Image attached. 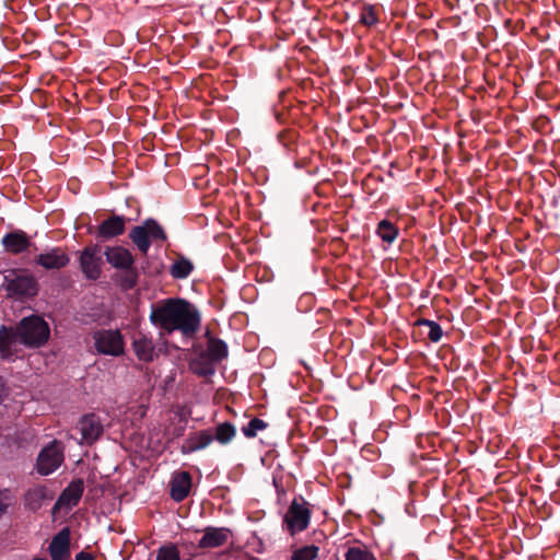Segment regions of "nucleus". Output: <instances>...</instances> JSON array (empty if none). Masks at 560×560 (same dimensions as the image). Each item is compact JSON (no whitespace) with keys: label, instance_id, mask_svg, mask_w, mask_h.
<instances>
[{"label":"nucleus","instance_id":"ddd939ff","mask_svg":"<svg viewBox=\"0 0 560 560\" xmlns=\"http://www.w3.org/2000/svg\"><path fill=\"white\" fill-rule=\"evenodd\" d=\"M250 147L254 152V156L252 159V165L247 167L258 184H264L267 178V167L261 163L267 162V155L264 153V148L260 145L257 138L250 140Z\"/></svg>","mask_w":560,"mask_h":560},{"label":"nucleus","instance_id":"f8f14e48","mask_svg":"<svg viewBox=\"0 0 560 560\" xmlns=\"http://www.w3.org/2000/svg\"><path fill=\"white\" fill-rule=\"evenodd\" d=\"M1 244L7 253L19 255L28 250L32 245V240L26 232L14 230L2 237Z\"/></svg>","mask_w":560,"mask_h":560},{"label":"nucleus","instance_id":"a19ab883","mask_svg":"<svg viewBox=\"0 0 560 560\" xmlns=\"http://www.w3.org/2000/svg\"><path fill=\"white\" fill-rule=\"evenodd\" d=\"M5 396V386L3 380L0 377V402L3 400Z\"/></svg>","mask_w":560,"mask_h":560},{"label":"nucleus","instance_id":"c9c22d12","mask_svg":"<svg viewBox=\"0 0 560 560\" xmlns=\"http://www.w3.org/2000/svg\"><path fill=\"white\" fill-rule=\"evenodd\" d=\"M258 533H259L258 529L252 530V538L255 541L250 542V545H253L254 551L261 552L262 551V538L260 536H258Z\"/></svg>","mask_w":560,"mask_h":560},{"label":"nucleus","instance_id":"423d86ee","mask_svg":"<svg viewBox=\"0 0 560 560\" xmlns=\"http://www.w3.org/2000/svg\"><path fill=\"white\" fill-rule=\"evenodd\" d=\"M63 446L61 442L54 440L45 446L37 457L36 469L42 476L54 472L63 463Z\"/></svg>","mask_w":560,"mask_h":560},{"label":"nucleus","instance_id":"f3484780","mask_svg":"<svg viewBox=\"0 0 560 560\" xmlns=\"http://www.w3.org/2000/svg\"><path fill=\"white\" fill-rule=\"evenodd\" d=\"M230 530L225 528L207 527L198 546L203 549H211L224 546L230 540Z\"/></svg>","mask_w":560,"mask_h":560},{"label":"nucleus","instance_id":"aec40b11","mask_svg":"<svg viewBox=\"0 0 560 560\" xmlns=\"http://www.w3.org/2000/svg\"><path fill=\"white\" fill-rule=\"evenodd\" d=\"M213 441V434L209 430L199 431L190 435L183 443L180 451L183 454L194 453L206 448Z\"/></svg>","mask_w":560,"mask_h":560},{"label":"nucleus","instance_id":"5701e85b","mask_svg":"<svg viewBox=\"0 0 560 560\" xmlns=\"http://www.w3.org/2000/svg\"><path fill=\"white\" fill-rule=\"evenodd\" d=\"M194 269L192 262L184 256H178L170 268V273L174 279L187 278Z\"/></svg>","mask_w":560,"mask_h":560},{"label":"nucleus","instance_id":"b1692460","mask_svg":"<svg viewBox=\"0 0 560 560\" xmlns=\"http://www.w3.org/2000/svg\"><path fill=\"white\" fill-rule=\"evenodd\" d=\"M214 362L206 354L202 353L190 362V370L200 376H208L214 372Z\"/></svg>","mask_w":560,"mask_h":560},{"label":"nucleus","instance_id":"4c0bfd02","mask_svg":"<svg viewBox=\"0 0 560 560\" xmlns=\"http://www.w3.org/2000/svg\"><path fill=\"white\" fill-rule=\"evenodd\" d=\"M188 415L189 413L186 411V409L184 407L176 408L175 416L178 417L179 420L183 421L184 423L187 422Z\"/></svg>","mask_w":560,"mask_h":560},{"label":"nucleus","instance_id":"79ce46f5","mask_svg":"<svg viewBox=\"0 0 560 560\" xmlns=\"http://www.w3.org/2000/svg\"><path fill=\"white\" fill-rule=\"evenodd\" d=\"M253 11H254V14L250 15V20H258L260 16V12L257 11L256 9Z\"/></svg>","mask_w":560,"mask_h":560},{"label":"nucleus","instance_id":"ea45409f","mask_svg":"<svg viewBox=\"0 0 560 560\" xmlns=\"http://www.w3.org/2000/svg\"><path fill=\"white\" fill-rule=\"evenodd\" d=\"M260 269L254 265H249L247 266V277L249 275H255V277L257 278L258 277V273H259Z\"/></svg>","mask_w":560,"mask_h":560},{"label":"nucleus","instance_id":"6ab92c4d","mask_svg":"<svg viewBox=\"0 0 560 560\" xmlns=\"http://www.w3.org/2000/svg\"><path fill=\"white\" fill-rule=\"evenodd\" d=\"M127 220L120 215H112L104 220L98 229L97 235L102 238L109 240L124 234Z\"/></svg>","mask_w":560,"mask_h":560},{"label":"nucleus","instance_id":"393cba45","mask_svg":"<svg viewBox=\"0 0 560 560\" xmlns=\"http://www.w3.org/2000/svg\"><path fill=\"white\" fill-rule=\"evenodd\" d=\"M376 234L385 243L392 244L398 236L399 230L389 220L384 219L378 222L376 228Z\"/></svg>","mask_w":560,"mask_h":560},{"label":"nucleus","instance_id":"c03bdc74","mask_svg":"<svg viewBox=\"0 0 560 560\" xmlns=\"http://www.w3.org/2000/svg\"><path fill=\"white\" fill-rule=\"evenodd\" d=\"M268 275V271L266 269H262V278H265Z\"/></svg>","mask_w":560,"mask_h":560},{"label":"nucleus","instance_id":"f704fd0d","mask_svg":"<svg viewBox=\"0 0 560 560\" xmlns=\"http://www.w3.org/2000/svg\"><path fill=\"white\" fill-rule=\"evenodd\" d=\"M249 44L262 50L266 47L267 39H264L259 31L250 32L248 35Z\"/></svg>","mask_w":560,"mask_h":560},{"label":"nucleus","instance_id":"f03ea898","mask_svg":"<svg viewBox=\"0 0 560 560\" xmlns=\"http://www.w3.org/2000/svg\"><path fill=\"white\" fill-rule=\"evenodd\" d=\"M3 287L8 295L16 299L36 295L38 283L36 278L25 270L11 269L4 276Z\"/></svg>","mask_w":560,"mask_h":560},{"label":"nucleus","instance_id":"0eeeda50","mask_svg":"<svg viewBox=\"0 0 560 560\" xmlns=\"http://www.w3.org/2000/svg\"><path fill=\"white\" fill-rule=\"evenodd\" d=\"M98 353L118 357L124 353L125 342L119 330H100L93 335Z\"/></svg>","mask_w":560,"mask_h":560},{"label":"nucleus","instance_id":"6e6552de","mask_svg":"<svg viewBox=\"0 0 560 560\" xmlns=\"http://www.w3.org/2000/svg\"><path fill=\"white\" fill-rule=\"evenodd\" d=\"M80 268L90 280H97L102 273L101 247L98 245L86 246L80 254Z\"/></svg>","mask_w":560,"mask_h":560},{"label":"nucleus","instance_id":"473e14b6","mask_svg":"<svg viewBox=\"0 0 560 560\" xmlns=\"http://www.w3.org/2000/svg\"><path fill=\"white\" fill-rule=\"evenodd\" d=\"M247 418H250L249 422L247 423V438H255L258 432L264 431L268 427L266 421L257 417L247 415Z\"/></svg>","mask_w":560,"mask_h":560},{"label":"nucleus","instance_id":"58836bf2","mask_svg":"<svg viewBox=\"0 0 560 560\" xmlns=\"http://www.w3.org/2000/svg\"><path fill=\"white\" fill-rule=\"evenodd\" d=\"M75 560H94L91 553L81 551L75 556Z\"/></svg>","mask_w":560,"mask_h":560},{"label":"nucleus","instance_id":"72a5a7b5","mask_svg":"<svg viewBox=\"0 0 560 560\" xmlns=\"http://www.w3.org/2000/svg\"><path fill=\"white\" fill-rule=\"evenodd\" d=\"M12 497L9 490H0V518L7 512L8 508L11 505Z\"/></svg>","mask_w":560,"mask_h":560},{"label":"nucleus","instance_id":"49530a36","mask_svg":"<svg viewBox=\"0 0 560 560\" xmlns=\"http://www.w3.org/2000/svg\"><path fill=\"white\" fill-rule=\"evenodd\" d=\"M250 338H255V336H254V335H253V336H248V335H247V337H246L247 342H249V341H250V340H249Z\"/></svg>","mask_w":560,"mask_h":560},{"label":"nucleus","instance_id":"9d476101","mask_svg":"<svg viewBox=\"0 0 560 560\" xmlns=\"http://www.w3.org/2000/svg\"><path fill=\"white\" fill-rule=\"evenodd\" d=\"M20 336L13 329L2 327L0 329V358L2 360H15L22 357Z\"/></svg>","mask_w":560,"mask_h":560},{"label":"nucleus","instance_id":"e433bc0d","mask_svg":"<svg viewBox=\"0 0 560 560\" xmlns=\"http://www.w3.org/2000/svg\"><path fill=\"white\" fill-rule=\"evenodd\" d=\"M136 282H137V275H136V272L131 271L124 279L122 287L125 289H131L136 285Z\"/></svg>","mask_w":560,"mask_h":560},{"label":"nucleus","instance_id":"f257e3e1","mask_svg":"<svg viewBox=\"0 0 560 560\" xmlns=\"http://www.w3.org/2000/svg\"><path fill=\"white\" fill-rule=\"evenodd\" d=\"M150 318L155 326L168 332H194L199 325L198 314L188 302L179 299H167L153 306Z\"/></svg>","mask_w":560,"mask_h":560},{"label":"nucleus","instance_id":"c756f323","mask_svg":"<svg viewBox=\"0 0 560 560\" xmlns=\"http://www.w3.org/2000/svg\"><path fill=\"white\" fill-rule=\"evenodd\" d=\"M378 21L374 5L363 4L360 12L359 22L364 26L371 27Z\"/></svg>","mask_w":560,"mask_h":560},{"label":"nucleus","instance_id":"bb28decb","mask_svg":"<svg viewBox=\"0 0 560 560\" xmlns=\"http://www.w3.org/2000/svg\"><path fill=\"white\" fill-rule=\"evenodd\" d=\"M213 362L222 360L226 357L228 349L223 341L219 339H210L205 352Z\"/></svg>","mask_w":560,"mask_h":560},{"label":"nucleus","instance_id":"7c9ffc66","mask_svg":"<svg viewBox=\"0 0 560 560\" xmlns=\"http://www.w3.org/2000/svg\"><path fill=\"white\" fill-rule=\"evenodd\" d=\"M319 548L315 545L304 546L296 549L290 560H314L318 556Z\"/></svg>","mask_w":560,"mask_h":560},{"label":"nucleus","instance_id":"a18cd8bd","mask_svg":"<svg viewBox=\"0 0 560 560\" xmlns=\"http://www.w3.org/2000/svg\"><path fill=\"white\" fill-rule=\"evenodd\" d=\"M252 158V151L247 149V159Z\"/></svg>","mask_w":560,"mask_h":560},{"label":"nucleus","instance_id":"4468645a","mask_svg":"<svg viewBox=\"0 0 560 560\" xmlns=\"http://www.w3.org/2000/svg\"><path fill=\"white\" fill-rule=\"evenodd\" d=\"M106 260L116 269L131 270L135 259L129 249L122 246H109L105 249Z\"/></svg>","mask_w":560,"mask_h":560},{"label":"nucleus","instance_id":"4be33fe9","mask_svg":"<svg viewBox=\"0 0 560 560\" xmlns=\"http://www.w3.org/2000/svg\"><path fill=\"white\" fill-rule=\"evenodd\" d=\"M51 499H52V497L48 495L46 487L36 486L34 488H31L25 493L24 501H25V505L30 510L37 511L38 509L42 508L43 503L46 500H51Z\"/></svg>","mask_w":560,"mask_h":560},{"label":"nucleus","instance_id":"c85d7f7f","mask_svg":"<svg viewBox=\"0 0 560 560\" xmlns=\"http://www.w3.org/2000/svg\"><path fill=\"white\" fill-rule=\"evenodd\" d=\"M235 435L234 427L228 422L221 423L215 428V432L213 434V440L225 444L230 442Z\"/></svg>","mask_w":560,"mask_h":560},{"label":"nucleus","instance_id":"37998d69","mask_svg":"<svg viewBox=\"0 0 560 560\" xmlns=\"http://www.w3.org/2000/svg\"><path fill=\"white\" fill-rule=\"evenodd\" d=\"M264 514L265 513L262 511H257V512H255V517L254 518L256 521H258V520H260L264 516Z\"/></svg>","mask_w":560,"mask_h":560},{"label":"nucleus","instance_id":"a878e982","mask_svg":"<svg viewBox=\"0 0 560 560\" xmlns=\"http://www.w3.org/2000/svg\"><path fill=\"white\" fill-rule=\"evenodd\" d=\"M415 326H425L429 328L428 339L431 342H439L443 337V330L439 323L428 319V318H419L415 322Z\"/></svg>","mask_w":560,"mask_h":560},{"label":"nucleus","instance_id":"de8ad7c7","mask_svg":"<svg viewBox=\"0 0 560 560\" xmlns=\"http://www.w3.org/2000/svg\"><path fill=\"white\" fill-rule=\"evenodd\" d=\"M182 432H183V429H180V430L177 432V434H176V435H177V436H178V435H180V434H182Z\"/></svg>","mask_w":560,"mask_h":560},{"label":"nucleus","instance_id":"cd10ccee","mask_svg":"<svg viewBox=\"0 0 560 560\" xmlns=\"http://www.w3.org/2000/svg\"><path fill=\"white\" fill-rule=\"evenodd\" d=\"M345 560H376L366 547H349L345 553Z\"/></svg>","mask_w":560,"mask_h":560},{"label":"nucleus","instance_id":"dca6fc26","mask_svg":"<svg viewBox=\"0 0 560 560\" xmlns=\"http://www.w3.org/2000/svg\"><path fill=\"white\" fill-rule=\"evenodd\" d=\"M49 552L52 560H68L70 556V529L62 528L51 540Z\"/></svg>","mask_w":560,"mask_h":560},{"label":"nucleus","instance_id":"2eb2a0df","mask_svg":"<svg viewBox=\"0 0 560 560\" xmlns=\"http://www.w3.org/2000/svg\"><path fill=\"white\" fill-rule=\"evenodd\" d=\"M84 485L82 480L72 481L60 494L59 499L55 504V509L58 510H71L75 506L83 493Z\"/></svg>","mask_w":560,"mask_h":560},{"label":"nucleus","instance_id":"412c9836","mask_svg":"<svg viewBox=\"0 0 560 560\" xmlns=\"http://www.w3.org/2000/svg\"><path fill=\"white\" fill-rule=\"evenodd\" d=\"M132 348L140 361L150 362L154 354V345L150 338L139 334L133 338Z\"/></svg>","mask_w":560,"mask_h":560},{"label":"nucleus","instance_id":"20e7f679","mask_svg":"<svg viewBox=\"0 0 560 560\" xmlns=\"http://www.w3.org/2000/svg\"><path fill=\"white\" fill-rule=\"evenodd\" d=\"M129 237L143 255L148 254L152 243H163L166 241L163 228L153 219H148L142 225L132 228Z\"/></svg>","mask_w":560,"mask_h":560},{"label":"nucleus","instance_id":"39448f33","mask_svg":"<svg viewBox=\"0 0 560 560\" xmlns=\"http://www.w3.org/2000/svg\"><path fill=\"white\" fill-rule=\"evenodd\" d=\"M311 515L307 501L302 495L295 497L283 517V528L292 536L301 533L308 527Z\"/></svg>","mask_w":560,"mask_h":560},{"label":"nucleus","instance_id":"a211bd4d","mask_svg":"<svg viewBox=\"0 0 560 560\" xmlns=\"http://www.w3.org/2000/svg\"><path fill=\"white\" fill-rule=\"evenodd\" d=\"M171 498L176 502L185 500L191 489V476L188 471H180L173 476L171 480Z\"/></svg>","mask_w":560,"mask_h":560},{"label":"nucleus","instance_id":"1a4fd4ad","mask_svg":"<svg viewBox=\"0 0 560 560\" xmlns=\"http://www.w3.org/2000/svg\"><path fill=\"white\" fill-rule=\"evenodd\" d=\"M81 433L80 444L92 445L103 434L104 427L102 420L95 413L84 415L77 424Z\"/></svg>","mask_w":560,"mask_h":560},{"label":"nucleus","instance_id":"2f4dec72","mask_svg":"<svg viewBox=\"0 0 560 560\" xmlns=\"http://www.w3.org/2000/svg\"><path fill=\"white\" fill-rule=\"evenodd\" d=\"M179 559H180L179 550L173 544H168V545L160 547L156 552V560H179Z\"/></svg>","mask_w":560,"mask_h":560},{"label":"nucleus","instance_id":"7ed1b4c3","mask_svg":"<svg viewBox=\"0 0 560 560\" xmlns=\"http://www.w3.org/2000/svg\"><path fill=\"white\" fill-rule=\"evenodd\" d=\"M15 331L23 345L35 348L45 345L50 336L48 324L37 315L23 318Z\"/></svg>","mask_w":560,"mask_h":560},{"label":"nucleus","instance_id":"9b49d317","mask_svg":"<svg viewBox=\"0 0 560 560\" xmlns=\"http://www.w3.org/2000/svg\"><path fill=\"white\" fill-rule=\"evenodd\" d=\"M70 261V257L66 249L54 247L35 257V262L46 270H59L65 268Z\"/></svg>","mask_w":560,"mask_h":560}]
</instances>
